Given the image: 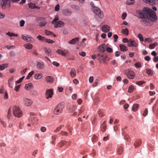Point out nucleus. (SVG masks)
Returning a JSON list of instances; mask_svg holds the SVG:
<instances>
[{
	"label": "nucleus",
	"mask_w": 158,
	"mask_h": 158,
	"mask_svg": "<svg viewBox=\"0 0 158 158\" xmlns=\"http://www.w3.org/2000/svg\"><path fill=\"white\" fill-rule=\"evenodd\" d=\"M25 22L23 20H21L19 22L20 25L21 27H23L25 24Z\"/></svg>",
	"instance_id": "57"
},
{
	"label": "nucleus",
	"mask_w": 158,
	"mask_h": 158,
	"mask_svg": "<svg viewBox=\"0 0 158 158\" xmlns=\"http://www.w3.org/2000/svg\"><path fill=\"white\" fill-rule=\"evenodd\" d=\"M13 113L15 117H20L23 115V113L18 107L14 106L12 108Z\"/></svg>",
	"instance_id": "4"
},
{
	"label": "nucleus",
	"mask_w": 158,
	"mask_h": 158,
	"mask_svg": "<svg viewBox=\"0 0 158 158\" xmlns=\"http://www.w3.org/2000/svg\"><path fill=\"white\" fill-rule=\"evenodd\" d=\"M134 87L132 85H131L129 87L128 92L129 93H131L134 90Z\"/></svg>",
	"instance_id": "43"
},
{
	"label": "nucleus",
	"mask_w": 158,
	"mask_h": 158,
	"mask_svg": "<svg viewBox=\"0 0 158 158\" xmlns=\"http://www.w3.org/2000/svg\"><path fill=\"white\" fill-rule=\"evenodd\" d=\"M21 37L22 39L25 41L31 42H34V39L32 37H26L23 35H22Z\"/></svg>",
	"instance_id": "11"
},
{
	"label": "nucleus",
	"mask_w": 158,
	"mask_h": 158,
	"mask_svg": "<svg viewBox=\"0 0 158 158\" xmlns=\"http://www.w3.org/2000/svg\"><path fill=\"white\" fill-rule=\"evenodd\" d=\"M4 98L5 99H7L8 98V95L7 92L6 90H5V92L4 95Z\"/></svg>",
	"instance_id": "61"
},
{
	"label": "nucleus",
	"mask_w": 158,
	"mask_h": 158,
	"mask_svg": "<svg viewBox=\"0 0 158 158\" xmlns=\"http://www.w3.org/2000/svg\"><path fill=\"white\" fill-rule=\"evenodd\" d=\"M67 142L64 140H62L58 144V146L61 147L66 144Z\"/></svg>",
	"instance_id": "27"
},
{
	"label": "nucleus",
	"mask_w": 158,
	"mask_h": 158,
	"mask_svg": "<svg viewBox=\"0 0 158 158\" xmlns=\"http://www.w3.org/2000/svg\"><path fill=\"white\" fill-rule=\"evenodd\" d=\"M71 7L73 9H74L77 10H80V8L79 6H78L75 5H71Z\"/></svg>",
	"instance_id": "26"
},
{
	"label": "nucleus",
	"mask_w": 158,
	"mask_h": 158,
	"mask_svg": "<svg viewBox=\"0 0 158 158\" xmlns=\"http://www.w3.org/2000/svg\"><path fill=\"white\" fill-rule=\"evenodd\" d=\"M79 39L78 37L75 38L69 41V43L72 44H75L78 41Z\"/></svg>",
	"instance_id": "17"
},
{
	"label": "nucleus",
	"mask_w": 158,
	"mask_h": 158,
	"mask_svg": "<svg viewBox=\"0 0 158 158\" xmlns=\"http://www.w3.org/2000/svg\"><path fill=\"white\" fill-rule=\"evenodd\" d=\"M45 53L48 56H50L52 52L51 50L50 49L45 48L44 49Z\"/></svg>",
	"instance_id": "29"
},
{
	"label": "nucleus",
	"mask_w": 158,
	"mask_h": 158,
	"mask_svg": "<svg viewBox=\"0 0 158 158\" xmlns=\"http://www.w3.org/2000/svg\"><path fill=\"white\" fill-rule=\"evenodd\" d=\"M148 3L150 5H153L155 3V1L154 0H149Z\"/></svg>",
	"instance_id": "60"
},
{
	"label": "nucleus",
	"mask_w": 158,
	"mask_h": 158,
	"mask_svg": "<svg viewBox=\"0 0 158 158\" xmlns=\"http://www.w3.org/2000/svg\"><path fill=\"white\" fill-rule=\"evenodd\" d=\"M97 58L100 62L102 61L105 63L106 60L109 61L110 60V58L104 53L100 52L98 53L97 55Z\"/></svg>",
	"instance_id": "2"
},
{
	"label": "nucleus",
	"mask_w": 158,
	"mask_h": 158,
	"mask_svg": "<svg viewBox=\"0 0 158 158\" xmlns=\"http://www.w3.org/2000/svg\"><path fill=\"white\" fill-rule=\"evenodd\" d=\"M56 52L62 56H69V52L67 50H62L61 49H58L57 50Z\"/></svg>",
	"instance_id": "7"
},
{
	"label": "nucleus",
	"mask_w": 158,
	"mask_h": 158,
	"mask_svg": "<svg viewBox=\"0 0 158 158\" xmlns=\"http://www.w3.org/2000/svg\"><path fill=\"white\" fill-rule=\"evenodd\" d=\"M56 52L62 56H69V52L67 50H62L61 49H58L57 50Z\"/></svg>",
	"instance_id": "8"
},
{
	"label": "nucleus",
	"mask_w": 158,
	"mask_h": 158,
	"mask_svg": "<svg viewBox=\"0 0 158 158\" xmlns=\"http://www.w3.org/2000/svg\"><path fill=\"white\" fill-rule=\"evenodd\" d=\"M157 45V43L156 42H155V43L151 44L149 45V48L150 49H154L155 47Z\"/></svg>",
	"instance_id": "32"
},
{
	"label": "nucleus",
	"mask_w": 158,
	"mask_h": 158,
	"mask_svg": "<svg viewBox=\"0 0 158 158\" xmlns=\"http://www.w3.org/2000/svg\"><path fill=\"white\" fill-rule=\"evenodd\" d=\"M24 46L26 49H31L33 47L32 45L29 43L25 44L24 45Z\"/></svg>",
	"instance_id": "24"
},
{
	"label": "nucleus",
	"mask_w": 158,
	"mask_h": 158,
	"mask_svg": "<svg viewBox=\"0 0 158 158\" xmlns=\"http://www.w3.org/2000/svg\"><path fill=\"white\" fill-rule=\"evenodd\" d=\"M32 86V84L31 83H29L28 84H26L25 86V88L26 89H31Z\"/></svg>",
	"instance_id": "30"
},
{
	"label": "nucleus",
	"mask_w": 158,
	"mask_h": 158,
	"mask_svg": "<svg viewBox=\"0 0 158 158\" xmlns=\"http://www.w3.org/2000/svg\"><path fill=\"white\" fill-rule=\"evenodd\" d=\"M119 46L120 49L122 51H126L128 50L127 47L124 45L120 44Z\"/></svg>",
	"instance_id": "21"
},
{
	"label": "nucleus",
	"mask_w": 158,
	"mask_h": 158,
	"mask_svg": "<svg viewBox=\"0 0 158 158\" xmlns=\"http://www.w3.org/2000/svg\"><path fill=\"white\" fill-rule=\"evenodd\" d=\"M139 106V105L138 104H134L132 107V110L134 111H136L138 108Z\"/></svg>",
	"instance_id": "33"
},
{
	"label": "nucleus",
	"mask_w": 158,
	"mask_h": 158,
	"mask_svg": "<svg viewBox=\"0 0 158 158\" xmlns=\"http://www.w3.org/2000/svg\"><path fill=\"white\" fill-rule=\"evenodd\" d=\"M8 66V64H3L0 65V71L2 70L7 68Z\"/></svg>",
	"instance_id": "25"
},
{
	"label": "nucleus",
	"mask_w": 158,
	"mask_h": 158,
	"mask_svg": "<svg viewBox=\"0 0 158 158\" xmlns=\"http://www.w3.org/2000/svg\"><path fill=\"white\" fill-rule=\"evenodd\" d=\"M46 23L47 22L45 21H42L39 23V25L41 27H44L45 26Z\"/></svg>",
	"instance_id": "42"
},
{
	"label": "nucleus",
	"mask_w": 158,
	"mask_h": 158,
	"mask_svg": "<svg viewBox=\"0 0 158 158\" xmlns=\"http://www.w3.org/2000/svg\"><path fill=\"white\" fill-rule=\"evenodd\" d=\"M145 83V82L143 81H140L137 82L136 84L139 86Z\"/></svg>",
	"instance_id": "51"
},
{
	"label": "nucleus",
	"mask_w": 158,
	"mask_h": 158,
	"mask_svg": "<svg viewBox=\"0 0 158 158\" xmlns=\"http://www.w3.org/2000/svg\"><path fill=\"white\" fill-rule=\"evenodd\" d=\"M70 76L72 77H74L76 75L75 69L74 68H72L70 72Z\"/></svg>",
	"instance_id": "19"
},
{
	"label": "nucleus",
	"mask_w": 158,
	"mask_h": 158,
	"mask_svg": "<svg viewBox=\"0 0 158 158\" xmlns=\"http://www.w3.org/2000/svg\"><path fill=\"white\" fill-rule=\"evenodd\" d=\"M138 37L139 39L142 42L143 41V38L141 34H138Z\"/></svg>",
	"instance_id": "47"
},
{
	"label": "nucleus",
	"mask_w": 158,
	"mask_h": 158,
	"mask_svg": "<svg viewBox=\"0 0 158 158\" xmlns=\"http://www.w3.org/2000/svg\"><path fill=\"white\" fill-rule=\"evenodd\" d=\"M23 102L24 104L27 106H30L32 103V102L31 99L26 98H24L23 99Z\"/></svg>",
	"instance_id": "10"
},
{
	"label": "nucleus",
	"mask_w": 158,
	"mask_h": 158,
	"mask_svg": "<svg viewBox=\"0 0 158 158\" xmlns=\"http://www.w3.org/2000/svg\"><path fill=\"white\" fill-rule=\"evenodd\" d=\"M148 110L147 109H145L143 111V115L144 116H146L148 114Z\"/></svg>",
	"instance_id": "54"
},
{
	"label": "nucleus",
	"mask_w": 158,
	"mask_h": 158,
	"mask_svg": "<svg viewBox=\"0 0 158 158\" xmlns=\"http://www.w3.org/2000/svg\"><path fill=\"white\" fill-rule=\"evenodd\" d=\"M106 47V44H103L99 46L98 49L101 52L104 53L105 51Z\"/></svg>",
	"instance_id": "14"
},
{
	"label": "nucleus",
	"mask_w": 158,
	"mask_h": 158,
	"mask_svg": "<svg viewBox=\"0 0 158 158\" xmlns=\"http://www.w3.org/2000/svg\"><path fill=\"white\" fill-rule=\"evenodd\" d=\"M122 33L124 34L128 35L129 34V31L127 28L123 29L122 31Z\"/></svg>",
	"instance_id": "38"
},
{
	"label": "nucleus",
	"mask_w": 158,
	"mask_h": 158,
	"mask_svg": "<svg viewBox=\"0 0 158 158\" xmlns=\"http://www.w3.org/2000/svg\"><path fill=\"white\" fill-rule=\"evenodd\" d=\"M44 67V64L43 62H38L36 64V68L39 70L43 69Z\"/></svg>",
	"instance_id": "13"
},
{
	"label": "nucleus",
	"mask_w": 158,
	"mask_h": 158,
	"mask_svg": "<svg viewBox=\"0 0 158 158\" xmlns=\"http://www.w3.org/2000/svg\"><path fill=\"white\" fill-rule=\"evenodd\" d=\"M29 8H31V9L36 8L35 4L31 3H30L29 4Z\"/></svg>",
	"instance_id": "45"
},
{
	"label": "nucleus",
	"mask_w": 158,
	"mask_h": 158,
	"mask_svg": "<svg viewBox=\"0 0 158 158\" xmlns=\"http://www.w3.org/2000/svg\"><path fill=\"white\" fill-rule=\"evenodd\" d=\"M125 74L128 78L131 79H133L135 77V74L134 72L131 69H128L126 71Z\"/></svg>",
	"instance_id": "6"
},
{
	"label": "nucleus",
	"mask_w": 158,
	"mask_h": 158,
	"mask_svg": "<svg viewBox=\"0 0 158 158\" xmlns=\"http://www.w3.org/2000/svg\"><path fill=\"white\" fill-rule=\"evenodd\" d=\"M45 33L47 35H51L53 34V33L52 32L48 31L47 30H45Z\"/></svg>",
	"instance_id": "48"
},
{
	"label": "nucleus",
	"mask_w": 158,
	"mask_h": 158,
	"mask_svg": "<svg viewBox=\"0 0 158 158\" xmlns=\"http://www.w3.org/2000/svg\"><path fill=\"white\" fill-rule=\"evenodd\" d=\"M141 144V142L140 139H139L135 141L134 145L135 147L136 148L139 146Z\"/></svg>",
	"instance_id": "18"
},
{
	"label": "nucleus",
	"mask_w": 158,
	"mask_h": 158,
	"mask_svg": "<svg viewBox=\"0 0 158 158\" xmlns=\"http://www.w3.org/2000/svg\"><path fill=\"white\" fill-rule=\"evenodd\" d=\"M44 42L50 44H53L54 43V41L52 40L46 39H45Z\"/></svg>",
	"instance_id": "44"
},
{
	"label": "nucleus",
	"mask_w": 158,
	"mask_h": 158,
	"mask_svg": "<svg viewBox=\"0 0 158 158\" xmlns=\"http://www.w3.org/2000/svg\"><path fill=\"white\" fill-rule=\"evenodd\" d=\"M146 73L148 75L152 76L153 73V72L150 69H146Z\"/></svg>",
	"instance_id": "37"
},
{
	"label": "nucleus",
	"mask_w": 158,
	"mask_h": 158,
	"mask_svg": "<svg viewBox=\"0 0 158 158\" xmlns=\"http://www.w3.org/2000/svg\"><path fill=\"white\" fill-rule=\"evenodd\" d=\"M60 9V5L59 4H57L55 7V10L56 11H58Z\"/></svg>",
	"instance_id": "62"
},
{
	"label": "nucleus",
	"mask_w": 158,
	"mask_h": 158,
	"mask_svg": "<svg viewBox=\"0 0 158 158\" xmlns=\"http://www.w3.org/2000/svg\"><path fill=\"white\" fill-rule=\"evenodd\" d=\"M53 93V90L52 89H47L46 92V96L47 99L49 98H51L52 97Z\"/></svg>",
	"instance_id": "9"
},
{
	"label": "nucleus",
	"mask_w": 158,
	"mask_h": 158,
	"mask_svg": "<svg viewBox=\"0 0 158 158\" xmlns=\"http://www.w3.org/2000/svg\"><path fill=\"white\" fill-rule=\"evenodd\" d=\"M133 41L131 40H128L127 42V45L129 47L132 46V44Z\"/></svg>",
	"instance_id": "52"
},
{
	"label": "nucleus",
	"mask_w": 158,
	"mask_h": 158,
	"mask_svg": "<svg viewBox=\"0 0 158 158\" xmlns=\"http://www.w3.org/2000/svg\"><path fill=\"white\" fill-rule=\"evenodd\" d=\"M123 148L122 146H119L118 149V153L120 154L123 152Z\"/></svg>",
	"instance_id": "39"
},
{
	"label": "nucleus",
	"mask_w": 158,
	"mask_h": 158,
	"mask_svg": "<svg viewBox=\"0 0 158 158\" xmlns=\"http://www.w3.org/2000/svg\"><path fill=\"white\" fill-rule=\"evenodd\" d=\"M99 98L98 96L95 97L94 99V102L95 103V104H97L99 102Z\"/></svg>",
	"instance_id": "40"
},
{
	"label": "nucleus",
	"mask_w": 158,
	"mask_h": 158,
	"mask_svg": "<svg viewBox=\"0 0 158 158\" xmlns=\"http://www.w3.org/2000/svg\"><path fill=\"white\" fill-rule=\"evenodd\" d=\"M58 20V16L57 15H56L55 19H53V20L52 21V24H54V25L56 24V22Z\"/></svg>",
	"instance_id": "35"
},
{
	"label": "nucleus",
	"mask_w": 158,
	"mask_h": 158,
	"mask_svg": "<svg viewBox=\"0 0 158 158\" xmlns=\"http://www.w3.org/2000/svg\"><path fill=\"white\" fill-rule=\"evenodd\" d=\"M97 137L94 135L92 138V141L93 142H95L97 140Z\"/></svg>",
	"instance_id": "49"
},
{
	"label": "nucleus",
	"mask_w": 158,
	"mask_h": 158,
	"mask_svg": "<svg viewBox=\"0 0 158 158\" xmlns=\"http://www.w3.org/2000/svg\"><path fill=\"white\" fill-rule=\"evenodd\" d=\"M92 11L95 14L98 16L100 18H103V15L102 12L98 7H94Z\"/></svg>",
	"instance_id": "5"
},
{
	"label": "nucleus",
	"mask_w": 158,
	"mask_h": 158,
	"mask_svg": "<svg viewBox=\"0 0 158 158\" xmlns=\"http://www.w3.org/2000/svg\"><path fill=\"white\" fill-rule=\"evenodd\" d=\"M64 23L63 21H57V22L56 23V24L54 25V27L56 28H57L58 27H62L64 26Z\"/></svg>",
	"instance_id": "12"
},
{
	"label": "nucleus",
	"mask_w": 158,
	"mask_h": 158,
	"mask_svg": "<svg viewBox=\"0 0 158 158\" xmlns=\"http://www.w3.org/2000/svg\"><path fill=\"white\" fill-rule=\"evenodd\" d=\"M64 127V125H60L59 127H57L56 129L54 131V132L56 133L58 132L60 130L61 128L63 127Z\"/></svg>",
	"instance_id": "34"
},
{
	"label": "nucleus",
	"mask_w": 158,
	"mask_h": 158,
	"mask_svg": "<svg viewBox=\"0 0 158 158\" xmlns=\"http://www.w3.org/2000/svg\"><path fill=\"white\" fill-rule=\"evenodd\" d=\"M63 13L65 16H69L72 14V12L69 10L65 9L63 10Z\"/></svg>",
	"instance_id": "15"
},
{
	"label": "nucleus",
	"mask_w": 158,
	"mask_h": 158,
	"mask_svg": "<svg viewBox=\"0 0 158 158\" xmlns=\"http://www.w3.org/2000/svg\"><path fill=\"white\" fill-rule=\"evenodd\" d=\"M135 66L136 68H139L141 66V63L139 62L136 63L135 64Z\"/></svg>",
	"instance_id": "56"
},
{
	"label": "nucleus",
	"mask_w": 158,
	"mask_h": 158,
	"mask_svg": "<svg viewBox=\"0 0 158 158\" xmlns=\"http://www.w3.org/2000/svg\"><path fill=\"white\" fill-rule=\"evenodd\" d=\"M66 90H68L69 93H71L72 91L73 88L69 86L68 88H66Z\"/></svg>",
	"instance_id": "64"
},
{
	"label": "nucleus",
	"mask_w": 158,
	"mask_h": 158,
	"mask_svg": "<svg viewBox=\"0 0 158 158\" xmlns=\"http://www.w3.org/2000/svg\"><path fill=\"white\" fill-rule=\"evenodd\" d=\"M9 0H3V4L2 5V7H4L6 6L7 3V2L9 1Z\"/></svg>",
	"instance_id": "50"
},
{
	"label": "nucleus",
	"mask_w": 158,
	"mask_h": 158,
	"mask_svg": "<svg viewBox=\"0 0 158 158\" xmlns=\"http://www.w3.org/2000/svg\"><path fill=\"white\" fill-rule=\"evenodd\" d=\"M60 134L62 135H65L66 136H67L69 135V134L68 132L63 131H61Z\"/></svg>",
	"instance_id": "46"
},
{
	"label": "nucleus",
	"mask_w": 158,
	"mask_h": 158,
	"mask_svg": "<svg viewBox=\"0 0 158 158\" xmlns=\"http://www.w3.org/2000/svg\"><path fill=\"white\" fill-rule=\"evenodd\" d=\"M46 81L48 82L52 83L53 82V79L52 77L47 76L45 77Z\"/></svg>",
	"instance_id": "22"
},
{
	"label": "nucleus",
	"mask_w": 158,
	"mask_h": 158,
	"mask_svg": "<svg viewBox=\"0 0 158 158\" xmlns=\"http://www.w3.org/2000/svg\"><path fill=\"white\" fill-rule=\"evenodd\" d=\"M90 5L92 7V8H91L92 10H93V9L94 8V7H97V6H95V5L94 4V2H90Z\"/></svg>",
	"instance_id": "59"
},
{
	"label": "nucleus",
	"mask_w": 158,
	"mask_h": 158,
	"mask_svg": "<svg viewBox=\"0 0 158 158\" xmlns=\"http://www.w3.org/2000/svg\"><path fill=\"white\" fill-rule=\"evenodd\" d=\"M64 106L61 103L58 104L54 110V113L56 115H58L62 113Z\"/></svg>",
	"instance_id": "3"
},
{
	"label": "nucleus",
	"mask_w": 158,
	"mask_h": 158,
	"mask_svg": "<svg viewBox=\"0 0 158 158\" xmlns=\"http://www.w3.org/2000/svg\"><path fill=\"white\" fill-rule=\"evenodd\" d=\"M34 73V72L33 71H32L31 72H30L27 76L26 77V79H29L30 77H31L33 75Z\"/></svg>",
	"instance_id": "41"
},
{
	"label": "nucleus",
	"mask_w": 158,
	"mask_h": 158,
	"mask_svg": "<svg viewBox=\"0 0 158 158\" xmlns=\"http://www.w3.org/2000/svg\"><path fill=\"white\" fill-rule=\"evenodd\" d=\"M37 38L39 39L41 41H45V38L43 36H42L40 35H38L37 37Z\"/></svg>",
	"instance_id": "36"
},
{
	"label": "nucleus",
	"mask_w": 158,
	"mask_h": 158,
	"mask_svg": "<svg viewBox=\"0 0 158 158\" xmlns=\"http://www.w3.org/2000/svg\"><path fill=\"white\" fill-rule=\"evenodd\" d=\"M69 107V111L71 112H73L76 109V106L73 105H70Z\"/></svg>",
	"instance_id": "23"
},
{
	"label": "nucleus",
	"mask_w": 158,
	"mask_h": 158,
	"mask_svg": "<svg viewBox=\"0 0 158 158\" xmlns=\"http://www.w3.org/2000/svg\"><path fill=\"white\" fill-rule=\"evenodd\" d=\"M43 75L41 74L38 73L35 74L34 76V78L36 80L40 79L42 78Z\"/></svg>",
	"instance_id": "28"
},
{
	"label": "nucleus",
	"mask_w": 158,
	"mask_h": 158,
	"mask_svg": "<svg viewBox=\"0 0 158 158\" xmlns=\"http://www.w3.org/2000/svg\"><path fill=\"white\" fill-rule=\"evenodd\" d=\"M10 56L14 57L15 56V53L14 51H11L10 52Z\"/></svg>",
	"instance_id": "53"
},
{
	"label": "nucleus",
	"mask_w": 158,
	"mask_h": 158,
	"mask_svg": "<svg viewBox=\"0 0 158 158\" xmlns=\"http://www.w3.org/2000/svg\"><path fill=\"white\" fill-rule=\"evenodd\" d=\"M90 5L92 7V8H91L92 10H93V9L94 8V7H97V6H95V5L94 4V2H90Z\"/></svg>",
	"instance_id": "58"
},
{
	"label": "nucleus",
	"mask_w": 158,
	"mask_h": 158,
	"mask_svg": "<svg viewBox=\"0 0 158 158\" xmlns=\"http://www.w3.org/2000/svg\"><path fill=\"white\" fill-rule=\"evenodd\" d=\"M106 121H104L101 125V130L103 132L105 131L106 129Z\"/></svg>",
	"instance_id": "20"
},
{
	"label": "nucleus",
	"mask_w": 158,
	"mask_h": 158,
	"mask_svg": "<svg viewBox=\"0 0 158 158\" xmlns=\"http://www.w3.org/2000/svg\"><path fill=\"white\" fill-rule=\"evenodd\" d=\"M136 13L138 14V17L144 19L141 21L142 24L144 26H150L152 25L151 21L155 22L157 20V18L156 13L149 8L145 7L143 10H137Z\"/></svg>",
	"instance_id": "1"
},
{
	"label": "nucleus",
	"mask_w": 158,
	"mask_h": 158,
	"mask_svg": "<svg viewBox=\"0 0 158 158\" xmlns=\"http://www.w3.org/2000/svg\"><path fill=\"white\" fill-rule=\"evenodd\" d=\"M110 27L108 25H104L102 27V31L105 32H107L110 31Z\"/></svg>",
	"instance_id": "16"
},
{
	"label": "nucleus",
	"mask_w": 158,
	"mask_h": 158,
	"mask_svg": "<svg viewBox=\"0 0 158 158\" xmlns=\"http://www.w3.org/2000/svg\"><path fill=\"white\" fill-rule=\"evenodd\" d=\"M31 52L34 55H35V56H37L38 55V53L36 52L35 50V49H33L31 51Z\"/></svg>",
	"instance_id": "63"
},
{
	"label": "nucleus",
	"mask_w": 158,
	"mask_h": 158,
	"mask_svg": "<svg viewBox=\"0 0 158 158\" xmlns=\"http://www.w3.org/2000/svg\"><path fill=\"white\" fill-rule=\"evenodd\" d=\"M106 50L107 52L109 53H111L113 52V49L110 47H107Z\"/></svg>",
	"instance_id": "55"
},
{
	"label": "nucleus",
	"mask_w": 158,
	"mask_h": 158,
	"mask_svg": "<svg viewBox=\"0 0 158 158\" xmlns=\"http://www.w3.org/2000/svg\"><path fill=\"white\" fill-rule=\"evenodd\" d=\"M14 80V78L13 77L9 79L8 80V84L9 86L12 88V85L13 83V81Z\"/></svg>",
	"instance_id": "31"
}]
</instances>
